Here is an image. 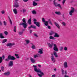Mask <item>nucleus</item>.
<instances>
[{"mask_svg":"<svg viewBox=\"0 0 77 77\" xmlns=\"http://www.w3.org/2000/svg\"><path fill=\"white\" fill-rule=\"evenodd\" d=\"M47 44L50 48H52L54 45V47L53 48V49L54 51H59V49L57 48V45H56V44L52 42L51 43V44L48 43Z\"/></svg>","mask_w":77,"mask_h":77,"instance_id":"1","label":"nucleus"},{"mask_svg":"<svg viewBox=\"0 0 77 77\" xmlns=\"http://www.w3.org/2000/svg\"><path fill=\"white\" fill-rule=\"evenodd\" d=\"M32 66L34 68V70L36 72H39L42 75H44V73L41 71L40 69H37V66H36L33 65Z\"/></svg>","mask_w":77,"mask_h":77,"instance_id":"2","label":"nucleus"},{"mask_svg":"<svg viewBox=\"0 0 77 77\" xmlns=\"http://www.w3.org/2000/svg\"><path fill=\"white\" fill-rule=\"evenodd\" d=\"M22 21H23V22L22 23H20V26L22 25L24 29H26V28H27V23H26V19L25 18L23 19Z\"/></svg>","mask_w":77,"mask_h":77,"instance_id":"3","label":"nucleus"},{"mask_svg":"<svg viewBox=\"0 0 77 77\" xmlns=\"http://www.w3.org/2000/svg\"><path fill=\"white\" fill-rule=\"evenodd\" d=\"M56 0H54L53 1V4L55 7H59L60 9H62V8L60 4H57V2H56Z\"/></svg>","mask_w":77,"mask_h":77,"instance_id":"4","label":"nucleus"},{"mask_svg":"<svg viewBox=\"0 0 77 77\" xmlns=\"http://www.w3.org/2000/svg\"><path fill=\"white\" fill-rule=\"evenodd\" d=\"M74 11H75V8H74L72 7L70 11H69V15L70 16H72L73 15V13H74Z\"/></svg>","mask_w":77,"mask_h":77,"instance_id":"5","label":"nucleus"},{"mask_svg":"<svg viewBox=\"0 0 77 77\" xmlns=\"http://www.w3.org/2000/svg\"><path fill=\"white\" fill-rule=\"evenodd\" d=\"M33 21H34V23L35 24L37 27H40V23L38 22H36L37 21V20H36V19H34L33 20Z\"/></svg>","mask_w":77,"mask_h":77,"instance_id":"6","label":"nucleus"},{"mask_svg":"<svg viewBox=\"0 0 77 77\" xmlns=\"http://www.w3.org/2000/svg\"><path fill=\"white\" fill-rule=\"evenodd\" d=\"M15 45V43H11L10 42L8 43L6 45L7 47H11L13 45Z\"/></svg>","mask_w":77,"mask_h":77,"instance_id":"7","label":"nucleus"},{"mask_svg":"<svg viewBox=\"0 0 77 77\" xmlns=\"http://www.w3.org/2000/svg\"><path fill=\"white\" fill-rule=\"evenodd\" d=\"M8 59H10V60H14L16 59L14 57L11 56V55L8 56Z\"/></svg>","mask_w":77,"mask_h":77,"instance_id":"8","label":"nucleus"},{"mask_svg":"<svg viewBox=\"0 0 77 77\" xmlns=\"http://www.w3.org/2000/svg\"><path fill=\"white\" fill-rule=\"evenodd\" d=\"M13 6L14 7V8H19V4L17 2H15V3H14V5H13Z\"/></svg>","mask_w":77,"mask_h":77,"instance_id":"9","label":"nucleus"},{"mask_svg":"<svg viewBox=\"0 0 77 77\" xmlns=\"http://www.w3.org/2000/svg\"><path fill=\"white\" fill-rule=\"evenodd\" d=\"M8 66H13V61L11 60L9 63Z\"/></svg>","mask_w":77,"mask_h":77,"instance_id":"10","label":"nucleus"},{"mask_svg":"<svg viewBox=\"0 0 77 77\" xmlns=\"http://www.w3.org/2000/svg\"><path fill=\"white\" fill-rule=\"evenodd\" d=\"M43 50V49H38V53H39V54H43V52L42 51Z\"/></svg>","mask_w":77,"mask_h":77,"instance_id":"11","label":"nucleus"},{"mask_svg":"<svg viewBox=\"0 0 77 77\" xmlns=\"http://www.w3.org/2000/svg\"><path fill=\"white\" fill-rule=\"evenodd\" d=\"M60 36L58 35L57 33L55 32L54 35V38H59Z\"/></svg>","mask_w":77,"mask_h":77,"instance_id":"12","label":"nucleus"},{"mask_svg":"<svg viewBox=\"0 0 77 77\" xmlns=\"http://www.w3.org/2000/svg\"><path fill=\"white\" fill-rule=\"evenodd\" d=\"M68 64H67V62H65L64 63V67L65 68H68Z\"/></svg>","mask_w":77,"mask_h":77,"instance_id":"13","label":"nucleus"},{"mask_svg":"<svg viewBox=\"0 0 77 77\" xmlns=\"http://www.w3.org/2000/svg\"><path fill=\"white\" fill-rule=\"evenodd\" d=\"M30 60L32 63H35V62H36L35 60L32 57L30 58Z\"/></svg>","mask_w":77,"mask_h":77,"instance_id":"14","label":"nucleus"},{"mask_svg":"<svg viewBox=\"0 0 77 77\" xmlns=\"http://www.w3.org/2000/svg\"><path fill=\"white\" fill-rule=\"evenodd\" d=\"M55 13L57 15H62L60 11H56Z\"/></svg>","mask_w":77,"mask_h":77,"instance_id":"15","label":"nucleus"},{"mask_svg":"<svg viewBox=\"0 0 77 77\" xmlns=\"http://www.w3.org/2000/svg\"><path fill=\"white\" fill-rule=\"evenodd\" d=\"M54 24H55V25L58 28V29H60V26H59V25L57 23L55 22L54 23Z\"/></svg>","mask_w":77,"mask_h":77,"instance_id":"16","label":"nucleus"},{"mask_svg":"<svg viewBox=\"0 0 77 77\" xmlns=\"http://www.w3.org/2000/svg\"><path fill=\"white\" fill-rule=\"evenodd\" d=\"M49 39H53V40H55L56 39V38H54V37L52 36H50L49 37Z\"/></svg>","mask_w":77,"mask_h":77,"instance_id":"17","label":"nucleus"},{"mask_svg":"<svg viewBox=\"0 0 77 77\" xmlns=\"http://www.w3.org/2000/svg\"><path fill=\"white\" fill-rule=\"evenodd\" d=\"M51 59L52 61H53V62L54 63L55 62V61L56 60H55V58L53 56L51 57Z\"/></svg>","mask_w":77,"mask_h":77,"instance_id":"18","label":"nucleus"},{"mask_svg":"<svg viewBox=\"0 0 77 77\" xmlns=\"http://www.w3.org/2000/svg\"><path fill=\"white\" fill-rule=\"evenodd\" d=\"M13 12H14L15 14H18L17 10L16 8H14V9H13Z\"/></svg>","mask_w":77,"mask_h":77,"instance_id":"19","label":"nucleus"},{"mask_svg":"<svg viewBox=\"0 0 77 77\" xmlns=\"http://www.w3.org/2000/svg\"><path fill=\"white\" fill-rule=\"evenodd\" d=\"M25 41L26 42V44H29V43H30V40H29V39H26L25 40Z\"/></svg>","mask_w":77,"mask_h":77,"instance_id":"20","label":"nucleus"},{"mask_svg":"<svg viewBox=\"0 0 77 77\" xmlns=\"http://www.w3.org/2000/svg\"><path fill=\"white\" fill-rule=\"evenodd\" d=\"M31 17L30 19H29L28 21V23L29 25H30L31 24H32V22H31Z\"/></svg>","mask_w":77,"mask_h":77,"instance_id":"21","label":"nucleus"},{"mask_svg":"<svg viewBox=\"0 0 77 77\" xmlns=\"http://www.w3.org/2000/svg\"><path fill=\"white\" fill-rule=\"evenodd\" d=\"M55 33V32H54V31H51V32L49 33V35L50 36H52L53 35H54Z\"/></svg>","mask_w":77,"mask_h":77,"instance_id":"22","label":"nucleus"},{"mask_svg":"<svg viewBox=\"0 0 77 77\" xmlns=\"http://www.w3.org/2000/svg\"><path fill=\"white\" fill-rule=\"evenodd\" d=\"M4 74L5 75H9L10 74V72H8L4 73Z\"/></svg>","mask_w":77,"mask_h":77,"instance_id":"23","label":"nucleus"},{"mask_svg":"<svg viewBox=\"0 0 77 77\" xmlns=\"http://www.w3.org/2000/svg\"><path fill=\"white\" fill-rule=\"evenodd\" d=\"M0 38L1 39H3V38H5V37L3 36V33H0Z\"/></svg>","mask_w":77,"mask_h":77,"instance_id":"24","label":"nucleus"},{"mask_svg":"<svg viewBox=\"0 0 77 77\" xmlns=\"http://www.w3.org/2000/svg\"><path fill=\"white\" fill-rule=\"evenodd\" d=\"M54 54L55 56V57H58V55H57V53L56 52H54Z\"/></svg>","mask_w":77,"mask_h":77,"instance_id":"25","label":"nucleus"},{"mask_svg":"<svg viewBox=\"0 0 77 77\" xmlns=\"http://www.w3.org/2000/svg\"><path fill=\"white\" fill-rule=\"evenodd\" d=\"M48 23H49L52 26H53V24H52V23L51 22V20L50 19H48Z\"/></svg>","mask_w":77,"mask_h":77,"instance_id":"26","label":"nucleus"},{"mask_svg":"<svg viewBox=\"0 0 77 77\" xmlns=\"http://www.w3.org/2000/svg\"><path fill=\"white\" fill-rule=\"evenodd\" d=\"M48 24V21H45V25L46 26H47Z\"/></svg>","mask_w":77,"mask_h":77,"instance_id":"27","label":"nucleus"},{"mask_svg":"<svg viewBox=\"0 0 77 77\" xmlns=\"http://www.w3.org/2000/svg\"><path fill=\"white\" fill-rule=\"evenodd\" d=\"M23 32H18V35H23Z\"/></svg>","mask_w":77,"mask_h":77,"instance_id":"28","label":"nucleus"},{"mask_svg":"<svg viewBox=\"0 0 77 77\" xmlns=\"http://www.w3.org/2000/svg\"><path fill=\"white\" fill-rule=\"evenodd\" d=\"M33 6H37V5H38V4L36 3L35 1H33Z\"/></svg>","mask_w":77,"mask_h":77,"instance_id":"29","label":"nucleus"},{"mask_svg":"<svg viewBox=\"0 0 77 77\" xmlns=\"http://www.w3.org/2000/svg\"><path fill=\"white\" fill-rule=\"evenodd\" d=\"M32 14H36V11L35 10L32 11Z\"/></svg>","mask_w":77,"mask_h":77,"instance_id":"30","label":"nucleus"},{"mask_svg":"<svg viewBox=\"0 0 77 77\" xmlns=\"http://www.w3.org/2000/svg\"><path fill=\"white\" fill-rule=\"evenodd\" d=\"M15 56H16L17 59H19L20 58V57L18 56V54H15Z\"/></svg>","mask_w":77,"mask_h":77,"instance_id":"31","label":"nucleus"},{"mask_svg":"<svg viewBox=\"0 0 77 77\" xmlns=\"http://www.w3.org/2000/svg\"><path fill=\"white\" fill-rule=\"evenodd\" d=\"M7 39H5L3 40L2 41V43H5V42H7Z\"/></svg>","mask_w":77,"mask_h":77,"instance_id":"32","label":"nucleus"},{"mask_svg":"<svg viewBox=\"0 0 77 77\" xmlns=\"http://www.w3.org/2000/svg\"><path fill=\"white\" fill-rule=\"evenodd\" d=\"M62 24L63 26H66V23L65 22H63L62 23Z\"/></svg>","mask_w":77,"mask_h":77,"instance_id":"33","label":"nucleus"},{"mask_svg":"<svg viewBox=\"0 0 77 77\" xmlns=\"http://www.w3.org/2000/svg\"><path fill=\"white\" fill-rule=\"evenodd\" d=\"M3 61V59L2 58V57H0V63H1Z\"/></svg>","mask_w":77,"mask_h":77,"instance_id":"34","label":"nucleus"},{"mask_svg":"<svg viewBox=\"0 0 77 77\" xmlns=\"http://www.w3.org/2000/svg\"><path fill=\"white\" fill-rule=\"evenodd\" d=\"M31 47L32 49H36V47L34 45H32Z\"/></svg>","mask_w":77,"mask_h":77,"instance_id":"35","label":"nucleus"},{"mask_svg":"<svg viewBox=\"0 0 77 77\" xmlns=\"http://www.w3.org/2000/svg\"><path fill=\"white\" fill-rule=\"evenodd\" d=\"M63 47L62 46L60 47V50L61 51H63Z\"/></svg>","mask_w":77,"mask_h":77,"instance_id":"36","label":"nucleus"},{"mask_svg":"<svg viewBox=\"0 0 77 77\" xmlns=\"http://www.w3.org/2000/svg\"><path fill=\"white\" fill-rule=\"evenodd\" d=\"M33 57L34 59H35L36 57H38V56L37 55V54H36L33 56Z\"/></svg>","mask_w":77,"mask_h":77,"instance_id":"37","label":"nucleus"},{"mask_svg":"<svg viewBox=\"0 0 77 77\" xmlns=\"http://www.w3.org/2000/svg\"><path fill=\"white\" fill-rule=\"evenodd\" d=\"M31 28L33 29H36V26L34 25H31Z\"/></svg>","mask_w":77,"mask_h":77,"instance_id":"38","label":"nucleus"},{"mask_svg":"<svg viewBox=\"0 0 77 77\" xmlns=\"http://www.w3.org/2000/svg\"><path fill=\"white\" fill-rule=\"evenodd\" d=\"M66 0H63L62 2V3L63 4V5H64V3H65V2H66Z\"/></svg>","mask_w":77,"mask_h":77,"instance_id":"39","label":"nucleus"},{"mask_svg":"<svg viewBox=\"0 0 77 77\" xmlns=\"http://www.w3.org/2000/svg\"><path fill=\"white\" fill-rule=\"evenodd\" d=\"M42 21L43 23H45V20L44 18H42Z\"/></svg>","mask_w":77,"mask_h":77,"instance_id":"40","label":"nucleus"},{"mask_svg":"<svg viewBox=\"0 0 77 77\" xmlns=\"http://www.w3.org/2000/svg\"><path fill=\"white\" fill-rule=\"evenodd\" d=\"M9 19L10 23L11 24V25H12V20H11V19Z\"/></svg>","mask_w":77,"mask_h":77,"instance_id":"41","label":"nucleus"},{"mask_svg":"<svg viewBox=\"0 0 77 77\" xmlns=\"http://www.w3.org/2000/svg\"><path fill=\"white\" fill-rule=\"evenodd\" d=\"M64 50L65 51H66L68 50V48L66 47H65L64 48Z\"/></svg>","mask_w":77,"mask_h":77,"instance_id":"42","label":"nucleus"},{"mask_svg":"<svg viewBox=\"0 0 77 77\" xmlns=\"http://www.w3.org/2000/svg\"><path fill=\"white\" fill-rule=\"evenodd\" d=\"M4 33L5 35H8V32L7 31H5L4 32Z\"/></svg>","mask_w":77,"mask_h":77,"instance_id":"43","label":"nucleus"},{"mask_svg":"<svg viewBox=\"0 0 77 77\" xmlns=\"http://www.w3.org/2000/svg\"><path fill=\"white\" fill-rule=\"evenodd\" d=\"M16 29L17 28L16 27V26H15L14 27V32H16Z\"/></svg>","mask_w":77,"mask_h":77,"instance_id":"44","label":"nucleus"},{"mask_svg":"<svg viewBox=\"0 0 77 77\" xmlns=\"http://www.w3.org/2000/svg\"><path fill=\"white\" fill-rule=\"evenodd\" d=\"M34 35L35 36H36V37H38V35L36 33L34 34Z\"/></svg>","mask_w":77,"mask_h":77,"instance_id":"45","label":"nucleus"},{"mask_svg":"<svg viewBox=\"0 0 77 77\" xmlns=\"http://www.w3.org/2000/svg\"><path fill=\"white\" fill-rule=\"evenodd\" d=\"M62 74L63 75L64 74V70L63 69L62 70Z\"/></svg>","mask_w":77,"mask_h":77,"instance_id":"46","label":"nucleus"},{"mask_svg":"<svg viewBox=\"0 0 77 77\" xmlns=\"http://www.w3.org/2000/svg\"><path fill=\"white\" fill-rule=\"evenodd\" d=\"M37 55L38 56V57H41V55L39 54H37Z\"/></svg>","mask_w":77,"mask_h":77,"instance_id":"47","label":"nucleus"},{"mask_svg":"<svg viewBox=\"0 0 77 77\" xmlns=\"http://www.w3.org/2000/svg\"><path fill=\"white\" fill-rule=\"evenodd\" d=\"M3 23H4V25L5 26H6V24H7L6 23V22L5 21H4Z\"/></svg>","mask_w":77,"mask_h":77,"instance_id":"48","label":"nucleus"},{"mask_svg":"<svg viewBox=\"0 0 77 77\" xmlns=\"http://www.w3.org/2000/svg\"><path fill=\"white\" fill-rule=\"evenodd\" d=\"M48 26V29H51V27L50 26L48 25L47 26Z\"/></svg>","mask_w":77,"mask_h":77,"instance_id":"49","label":"nucleus"},{"mask_svg":"<svg viewBox=\"0 0 77 77\" xmlns=\"http://www.w3.org/2000/svg\"><path fill=\"white\" fill-rule=\"evenodd\" d=\"M37 74L38 75V76L39 77H42V75H41V74H39V73H38Z\"/></svg>","mask_w":77,"mask_h":77,"instance_id":"50","label":"nucleus"},{"mask_svg":"<svg viewBox=\"0 0 77 77\" xmlns=\"http://www.w3.org/2000/svg\"><path fill=\"white\" fill-rule=\"evenodd\" d=\"M1 69L2 71H4V67L2 66L1 67Z\"/></svg>","mask_w":77,"mask_h":77,"instance_id":"51","label":"nucleus"},{"mask_svg":"<svg viewBox=\"0 0 77 77\" xmlns=\"http://www.w3.org/2000/svg\"><path fill=\"white\" fill-rule=\"evenodd\" d=\"M23 13H24V12H26V10L25 9H23Z\"/></svg>","mask_w":77,"mask_h":77,"instance_id":"52","label":"nucleus"},{"mask_svg":"<svg viewBox=\"0 0 77 77\" xmlns=\"http://www.w3.org/2000/svg\"><path fill=\"white\" fill-rule=\"evenodd\" d=\"M9 60H10V59H8V58L6 59H5V60H6V61H7V62H8V61H9Z\"/></svg>","mask_w":77,"mask_h":77,"instance_id":"53","label":"nucleus"},{"mask_svg":"<svg viewBox=\"0 0 77 77\" xmlns=\"http://www.w3.org/2000/svg\"><path fill=\"white\" fill-rule=\"evenodd\" d=\"M1 13L3 14H5V11H3L1 12Z\"/></svg>","mask_w":77,"mask_h":77,"instance_id":"54","label":"nucleus"},{"mask_svg":"<svg viewBox=\"0 0 77 77\" xmlns=\"http://www.w3.org/2000/svg\"><path fill=\"white\" fill-rule=\"evenodd\" d=\"M0 26H2V23L1 21H0Z\"/></svg>","mask_w":77,"mask_h":77,"instance_id":"55","label":"nucleus"},{"mask_svg":"<svg viewBox=\"0 0 77 77\" xmlns=\"http://www.w3.org/2000/svg\"><path fill=\"white\" fill-rule=\"evenodd\" d=\"M55 76L56 75H55V74H54L52 75V77H55Z\"/></svg>","mask_w":77,"mask_h":77,"instance_id":"56","label":"nucleus"},{"mask_svg":"<svg viewBox=\"0 0 77 77\" xmlns=\"http://www.w3.org/2000/svg\"><path fill=\"white\" fill-rule=\"evenodd\" d=\"M23 1L24 2H27V1H28V0H23Z\"/></svg>","mask_w":77,"mask_h":77,"instance_id":"57","label":"nucleus"},{"mask_svg":"<svg viewBox=\"0 0 77 77\" xmlns=\"http://www.w3.org/2000/svg\"><path fill=\"white\" fill-rule=\"evenodd\" d=\"M64 77H69V76L67 75H64Z\"/></svg>","mask_w":77,"mask_h":77,"instance_id":"58","label":"nucleus"},{"mask_svg":"<svg viewBox=\"0 0 77 77\" xmlns=\"http://www.w3.org/2000/svg\"><path fill=\"white\" fill-rule=\"evenodd\" d=\"M38 67H39V68H41V66L39 64H38Z\"/></svg>","mask_w":77,"mask_h":77,"instance_id":"59","label":"nucleus"},{"mask_svg":"<svg viewBox=\"0 0 77 77\" xmlns=\"http://www.w3.org/2000/svg\"><path fill=\"white\" fill-rule=\"evenodd\" d=\"M29 31L30 33H32V31L30 29Z\"/></svg>","mask_w":77,"mask_h":77,"instance_id":"60","label":"nucleus"},{"mask_svg":"<svg viewBox=\"0 0 77 77\" xmlns=\"http://www.w3.org/2000/svg\"><path fill=\"white\" fill-rule=\"evenodd\" d=\"M2 57L3 58V59H4L5 58V56L4 55L2 56Z\"/></svg>","mask_w":77,"mask_h":77,"instance_id":"61","label":"nucleus"},{"mask_svg":"<svg viewBox=\"0 0 77 77\" xmlns=\"http://www.w3.org/2000/svg\"><path fill=\"white\" fill-rule=\"evenodd\" d=\"M63 20H65V17L64 16V15H63Z\"/></svg>","mask_w":77,"mask_h":77,"instance_id":"62","label":"nucleus"},{"mask_svg":"<svg viewBox=\"0 0 77 77\" xmlns=\"http://www.w3.org/2000/svg\"><path fill=\"white\" fill-rule=\"evenodd\" d=\"M31 28H32L31 26L28 27L29 29H31Z\"/></svg>","mask_w":77,"mask_h":77,"instance_id":"63","label":"nucleus"},{"mask_svg":"<svg viewBox=\"0 0 77 77\" xmlns=\"http://www.w3.org/2000/svg\"><path fill=\"white\" fill-rule=\"evenodd\" d=\"M54 71H56V68H55L54 69Z\"/></svg>","mask_w":77,"mask_h":77,"instance_id":"64","label":"nucleus"}]
</instances>
